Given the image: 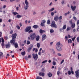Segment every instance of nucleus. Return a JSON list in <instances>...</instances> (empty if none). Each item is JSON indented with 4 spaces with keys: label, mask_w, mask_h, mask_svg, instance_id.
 <instances>
[{
    "label": "nucleus",
    "mask_w": 79,
    "mask_h": 79,
    "mask_svg": "<svg viewBox=\"0 0 79 79\" xmlns=\"http://www.w3.org/2000/svg\"><path fill=\"white\" fill-rule=\"evenodd\" d=\"M17 36V34L16 33H15L14 34L12 35V40L10 41V43L11 45H15V48H18V45L17 43H16V40L15 39L16 38Z\"/></svg>",
    "instance_id": "obj_1"
},
{
    "label": "nucleus",
    "mask_w": 79,
    "mask_h": 79,
    "mask_svg": "<svg viewBox=\"0 0 79 79\" xmlns=\"http://www.w3.org/2000/svg\"><path fill=\"white\" fill-rule=\"evenodd\" d=\"M51 26L52 27H55V28H57V26L55 24V21L54 20L52 21Z\"/></svg>",
    "instance_id": "obj_2"
},
{
    "label": "nucleus",
    "mask_w": 79,
    "mask_h": 79,
    "mask_svg": "<svg viewBox=\"0 0 79 79\" xmlns=\"http://www.w3.org/2000/svg\"><path fill=\"white\" fill-rule=\"evenodd\" d=\"M32 56H33V58L35 59V60H37V59H38V57H39V56L36 53L35 54L34 53L32 54Z\"/></svg>",
    "instance_id": "obj_3"
},
{
    "label": "nucleus",
    "mask_w": 79,
    "mask_h": 79,
    "mask_svg": "<svg viewBox=\"0 0 79 79\" xmlns=\"http://www.w3.org/2000/svg\"><path fill=\"white\" fill-rule=\"evenodd\" d=\"M25 3L26 5V6L24 7V8L25 10H26L29 7V5H29V3H28V2H27V0H26L25 1Z\"/></svg>",
    "instance_id": "obj_4"
},
{
    "label": "nucleus",
    "mask_w": 79,
    "mask_h": 79,
    "mask_svg": "<svg viewBox=\"0 0 79 79\" xmlns=\"http://www.w3.org/2000/svg\"><path fill=\"white\" fill-rule=\"evenodd\" d=\"M75 76L77 78H78L79 77V70L77 69L75 71Z\"/></svg>",
    "instance_id": "obj_5"
},
{
    "label": "nucleus",
    "mask_w": 79,
    "mask_h": 79,
    "mask_svg": "<svg viewBox=\"0 0 79 79\" xmlns=\"http://www.w3.org/2000/svg\"><path fill=\"white\" fill-rule=\"evenodd\" d=\"M30 36L31 37V39L32 40H34V39L35 38V37H36L35 33H33L31 35H30Z\"/></svg>",
    "instance_id": "obj_6"
},
{
    "label": "nucleus",
    "mask_w": 79,
    "mask_h": 79,
    "mask_svg": "<svg viewBox=\"0 0 79 79\" xmlns=\"http://www.w3.org/2000/svg\"><path fill=\"white\" fill-rule=\"evenodd\" d=\"M31 29V27H27L26 28L25 30V31L26 32H29V30Z\"/></svg>",
    "instance_id": "obj_7"
},
{
    "label": "nucleus",
    "mask_w": 79,
    "mask_h": 79,
    "mask_svg": "<svg viewBox=\"0 0 79 79\" xmlns=\"http://www.w3.org/2000/svg\"><path fill=\"white\" fill-rule=\"evenodd\" d=\"M46 38H47L46 35H45V34H43L42 35V41H44V40H45V39H46Z\"/></svg>",
    "instance_id": "obj_8"
},
{
    "label": "nucleus",
    "mask_w": 79,
    "mask_h": 79,
    "mask_svg": "<svg viewBox=\"0 0 79 79\" xmlns=\"http://www.w3.org/2000/svg\"><path fill=\"white\" fill-rule=\"evenodd\" d=\"M5 47L6 48H10V47H11V44H10V43L8 42L7 44H6L5 45Z\"/></svg>",
    "instance_id": "obj_9"
},
{
    "label": "nucleus",
    "mask_w": 79,
    "mask_h": 79,
    "mask_svg": "<svg viewBox=\"0 0 79 79\" xmlns=\"http://www.w3.org/2000/svg\"><path fill=\"white\" fill-rule=\"evenodd\" d=\"M71 7L72 10H73V11H75V9L76 8V6H71Z\"/></svg>",
    "instance_id": "obj_10"
},
{
    "label": "nucleus",
    "mask_w": 79,
    "mask_h": 79,
    "mask_svg": "<svg viewBox=\"0 0 79 79\" xmlns=\"http://www.w3.org/2000/svg\"><path fill=\"white\" fill-rule=\"evenodd\" d=\"M56 49L58 51H61L62 49H61V48L60 46H58L56 47Z\"/></svg>",
    "instance_id": "obj_11"
},
{
    "label": "nucleus",
    "mask_w": 79,
    "mask_h": 79,
    "mask_svg": "<svg viewBox=\"0 0 79 79\" xmlns=\"http://www.w3.org/2000/svg\"><path fill=\"white\" fill-rule=\"evenodd\" d=\"M58 19H59V17L58 16H56L54 18V21H57Z\"/></svg>",
    "instance_id": "obj_12"
},
{
    "label": "nucleus",
    "mask_w": 79,
    "mask_h": 79,
    "mask_svg": "<svg viewBox=\"0 0 79 79\" xmlns=\"http://www.w3.org/2000/svg\"><path fill=\"white\" fill-rule=\"evenodd\" d=\"M40 76H42L43 77H44L45 76V73H44L40 72L39 73Z\"/></svg>",
    "instance_id": "obj_13"
},
{
    "label": "nucleus",
    "mask_w": 79,
    "mask_h": 79,
    "mask_svg": "<svg viewBox=\"0 0 79 79\" xmlns=\"http://www.w3.org/2000/svg\"><path fill=\"white\" fill-rule=\"evenodd\" d=\"M57 11L56 10H55V11H54L53 12H52L51 13V15L52 16H53L54 15V13H56Z\"/></svg>",
    "instance_id": "obj_14"
},
{
    "label": "nucleus",
    "mask_w": 79,
    "mask_h": 79,
    "mask_svg": "<svg viewBox=\"0 0 79 79\" xmlns=\"http://www.w3.org/2000/svg\"><path fill=\"white\" fill-rule=\"evenodd\" d=\"M48 77H51L52 76V74L50 72L48 73Z\"/></svg>",
    "instance_id": "obj_15"
},
{
    "label": "nucleus",
    "mask_w": 79,
    "mask_h": 79,
    "mask_svg": "<svg viewBox=\"0 0 79 79\" xmlns=\"http://www.w3.org/2000/svg\"><path fill=\"white\" fill-rule=\"evenodd\" d=\"M38 27L39 26L37 25H35L33 26V27L34 29H37Z\"/></svg>",
    "instance_id": "obj_16"
},
{
    "label": "nucleus",
    "mask_w": 79,
    "mask_h": 79,
    "mask_svg": "<svg viewBox=\"0 0 79 79\" xmlns=\"http://www.w3.org/2000/svg\"><path fill=\"white\" fill-rule=\"evenodd\" d=\"M35 37L36 41H38L39 40V36H36Z\"/></svg>",
    "instance_id": "obj_17"
},
{
    "label": "nucleus",
    "mask_w": 79,
    "mask_h": 79,
    "mask_svg": "<svg viewBox=\"0 0 79 79\" xmlns=\"http://www.w3.org/2000/svg\"><path fill=\"white\" fill-rule=\"evenodd\" d=\"M40 33L41 34L42 33H43V32H45V31L44 30H43L42 29H40Z\"/></svg>",
    "instance_id": "obj_18"
},
{
    "label": "nucleus",
    "mask_w": 79,
    "mask_h": 79,
    "mask_svg": "<svg viewBox=\"0 0 79 79\" xmlns=\"http://www.w3.org/2000/svg\"><path fill=\"white\" fill-rule=\"evenodd\" d=\"M68 42L69 44V43L71 44V43H72V40L71 39H69L68 40Z\"/></svg>",
    "instance_id": "obj_19"
},
{
    "label": "nucleus",
    "mask_w": 79,
    "mask_h": 79,
    "mask_svg": "<svg viewBox=\"0 0 79 79\" xmlns=\"http://www.w3.org/2000/svg\"><path fill=\"white\" fill-rule=\"evenodd\" d=\"M40 43H38L37 44V48H40Z\"/></svg>",
    "instance_id": "obj_20"
},
{
    "label": "nucleus",
    "mask_w": 79,
    "mask_h": 79,
    "mask_svg": "<svg viewBox=\"0 0 79 79\" xmlns=\"http://www.w3.org/2000/svg\"><path fill=\"white\" fill-rule=\"evenodd\" d=\"M66 25H64L63 27V30H64V29H66Z\"/></svg>",
    "instance_id": "obj_21"
},
{
    "label": "nucleus",
    "mask_w": 79,
    "mask_h": 79,
    "mask_svg": "<svg viewBox=\"0 0 79 79\" xmlns=\"http://www.w3.org/2000/svg\"><path fill=\"white\" fill-rule=\"evenodd\" d=\"M4 45H5V43H2L1 44V46L3 48H4Z\"/></svg>",
    "instance_id": "obj_22"
},
{
    "label": "nucleus",
    "mask_w": 79,
    "mask_h": 79,
    "mask_svg": "<svg viewBox=\"0 0 79 79\" xmlns=\"http://www.w3.org/2000/svg\"><path fill=\"white\" fill-rule=\"evenodd\" d=\"M41 26H42V27H43V26H44L45 27V24L44 23H43L42 22L40 24Z\"/></svg>",
    "instance_id": "obj_23"
},
{
    "label": "nucleus",
    "mask_w": 79,
    "mask_h": 79,
    "mask_svg": "<svg viewBox=\"0 0 79 79\" xmlns=\"http://www.w3.org/2000/svg\"><path fill=\"white\" fill-rule=\"evenodd\" d=\"M71 25V27L72 28H74L75 27V23H73Z\"/></svg>",
    "instance_id": "obj_24"
},
{
    "label": "nucleus",
    "mask_w": 79,
    "mask_h": 79,
    "mask_svg": "<svg viewBox=\"0 0 79 79\" xmlns=\"http://www.w3.org/2000/svg\"><path fill=\"white\" fill-rule=\"evenodd\" d=\"M54 10H55V8H52L51 9V10H48V11H49V12H50L51 11H53Z\"/></svg>",
    "instance_id": "obj_25"
},
{
    "label": "nucleus",
    "mask_w": 79,
    "mask_h": 79,
    "mask_svg": "<svg viewBox=\"0 0 79 79\" xmlns=\"http://www.w3.org/2000/svg\"><path fill=\"white\" fill-rule=\"evenodd\" d=\"M13 15H18V13H17L16 12H13L12 13Z\"/></svg>",
    "instance_id": "obj_26"
},
{
    "label": "nucleus",
    "mask_w": 79,
    "mask_h": 79,
    "mask_svg": "<svg viewBox=\"0 0 79 79\" xmlns=\"http://www.w3.org/2000/svg\"><path fill=\"white\" fill-rule=\"evenodd\" d=\"M21 54L23 55V56L25 55V51L22 52Z\"/></svg>",
    "instance_id": "obj_27"
},
{
    "label": "nucleus",
    "mask_w": 79,
    "mask_h": 79,
    "mask_svg": "<svg viewBox=\"0 0 79 79\" xmlns=\"http://www.w3.org/2000/svg\"><path fill=\"white\" fill-rule=\"evenodd\" d=\"M50 32L51 33H53V32H54V30L53 29H51L50 30Z\"/></svg>",
    "instance_id": "obj_28"
},
{
    "label": "nucleus",
    "mask_w": 79,
    "mask_h": 79,
    "mask_svg": "<svg viewBox=\"0 0 79 79\" xmlns=\"http://www.w3.org/2000/svg\"><path fill=\"white\" fill-rule=\"evenodd\" d=\"M4 39L5 40H8V36H6L4 37Z\"/></svg>",
    "instance_id": "obj_29"
},
{
    "label": "nucleus",
    "mask_w": 79,
    "mask_h": 79,
    "mask_svg": "<svg viewBox=\"0 0 79 79\" xmlns=\"http://www.w3.org/2000/svg\"><path fill=\"white\" fill-rule=\"evenodd\" d=\"M56 45H57V46H59V45H60V42L59 41L57 43Z\"/></svg>",
    "instance_id": "obj_30"
},
{
    "label": "nucleus",
    "mask_w": 79,
    "mask_h": 79,
    "mask_svg": "<svg viewBox=\"0 0 79 79\" xmlns=\"http://www.w3.org/2000/svg\"><path fill=\"white\" fill-rule=\"evenodd\" d=\"M31 42L29 40H28L27 42V45H29L30 44Z\"/></svg>",
    "instance_id": "obj_31"
},
{
    "label": "nucleus",
    "mask_w": 79,
    "mask_h": 79,
    "mask_svg": "<svg viewBox=\"0 0 79 79\" xmlns=\"http://www.w3.org/2000/svg\"><path fill=\"white\" fill-rule=\"evenodd\" d=\"M1 39H2V43H4L5 42V40H4V39H3V37H2L1 38Z\"/></svg>",
    "instance_id": "obj_32"
},
{
    "label": "nucleus",
    "mask_w": 79,
    "mask_h": 79,
    "mask_svg": "<svg viewBox=\"0 0 79 79\" xmlns=\"http://www.w3.org/2000/svg\"><path fill=\"white\" fill-rule=\"evenodd\" d=\"M63 19V17L62 16H60L59 18V20H61Z\"/></svg>",
    "instance_id": "obj_33"
},
{
    "label": "nucleus",
    "mask_w": 79,
    "mask_h": 79,
    "mask_svg": "<svg viewBox=\"0 0 79 79\" xmlns=\"http://www.w3.org/2000/svg\"><path fill=\"white\" fill-rule=\"evenodd\" d=\"M68 74H69V75H71V72L70 71H69L68 72Z\"/></svg>",
    "instance_id": "obj_34"
},
{
    "label": "nucleus",
    "mask_w": 79,
    "mask_h": 79,
    "mask_svg": "<svg viewBox=\"0 0 79 79\" xmlns=\"http://www.w3.org/2000/svg\"><path fill=\"white\" fill-rule=\"evenodd\" d=\"M57 74L58 76H59L60 75V71H58L57 73Z\"/></svg>",
    "instance_id": "obj_35"
},
{
    "label": "nucleus",
    "mask_w": 79,
    "mask_h": 79,
    "mask_svg": "<svg viewBox=\"0 0 79 79\" xmlns=\"http://www.w3.org/2000/svg\"><path fill=\"white\" fill-rule=\"evenodd\" d=\"M52 64L54 66H55V65H56V62L54 61H53L52 62Z\"/></svg>",
    "instance_id": "obj_36"
},
{
    "label": "nucleus",
    "mask_w": 79,
    "mask_h": 79,
    "mask_svg": "<svg viewBox=\"0 0 79 79\" xmlns=\"http://www.w3.org/2000/svg\"><path fill=\"white\" fill-rule=\"evenodd\" d=\"M47 24H50V20H48L47 21Z\"/></svg>",
    "instance_id": "obj_37"
},
{
    "label": "nucleus",
    "mask_w": 79,
    "mask_h": 79,
    "mask_svg": "<svg viewBox=\"0 0 79 79\" xmlns=\"http://www.w3.org/2000/svg\"><path fill=\"white\" fill-rule=\"evenodd\" d=\"M17 17L18 18H21V16L19 15H17Z\"/></svg>",
    "instance_id": "obj_38"
},
{
    "label": "nucleus",
    "mask_w": 79,
    "mask_h": 79,
    "mask_svg": "<svg viewBox=\"0 0 79 79\" xmlns=\"http://www.w3.org/2000/svg\"><path fill=\"white\" fill-rule=\"evenodd\" d=\"M34 31H32V30H30L29 31L28 33H31V32L32 33Z\"/></svg>",
    "instance_id": "obj_39"
},
{
    "label": "nucleus",
    "mask_w": 79,
    "mask_h": 79,
    "mask_svg": "<svg viewBox=\"0 0 79 79\" xmlns=\"http://www.w3.org/2000/svg\"><path fill=\"white\" fill-rule=\"evenodd\" d=\"M32 46H31V47H29V49L31 50H32V47H33V45H31Z\"/></svg>",
    "instance_id": "obj_40"
},
{
    "label": "nucleus",
    "mask_w": 79,
    "mask_h": 79,
    "mask_svg": "<svg viewBox=\"0 0 79 79\" xmlns=\"http://www.w3.org/2000/svg\"><path fill=\"white\" fill-rule=\"evenodd\" d=\"M32 46H31V47H29V49L31 50H32V47H33V45H31Z\"/></svg>",
    "instance_id": "obj_41"
},
{
    "label": "nucleus",
    "mask_w": 79,
    "mask_h": 79,
    "mask_svg": "<svg viewBox=\"0 0 79 79\" xmlns=\"http://www.w3.org/2000/svg\"><path fill=\"white\" fill-rule=\"evenodd\" d=\"M73 19H74L75 21H77V18L75 16H73Z\"/></svg>",
    "instance_id": "obj_42"
},
{
    "label": "nucleus",
    "mask_w": 79,
    "mask_h": 79,
    "mask_svg": "<svg viewBox=\"0 0 79 79\" xmlns=\"http://www.w3.org/2000/svg\"><path fill=\"white\" fill-rule=\"evenodd\" d=\"M70 24H73V22H72V20H70L69 21Z\"/></svg>",
    "instance_id": "obj_43"
},
{
    "label": "nucleus",
    "mask_w": 79,
    "mask_h": 79,
    "mask_svg": "<svg viewBox=\"0 0 79 79\" xmlns=\"http://www.w3.org/2000/svg\"><path fill=\"white\" fill-rule=\"evenodd\" d=\"M3 55V52H0V57H1V56H2Z\"/></svg>",
    "instance_id": "obj_44"
},
{
    "label": "nucleus",
    "mask_w": 79,
    "mask_h": 79,
    "mask_svg": "<svg viewBox=\"0 0 79 79\" xmlns=\"http://www.w3.org/2000/svg\"><path fill=\"white\" fill-rule=\"evenodd\" d=\"M16 27H17L18 29H20V27L19 26L17 25L16 26Z\"/></svg>",
    "instance_id": "obj_45"
},
{
    "label": "nucleus",
    "mask_w": 79,
    "mask_h": 79,
    "mask_svg": "<svg viewBox=\"0 0 79 79\" xmlns=\"http://www.w3.org/2000/svg\"><path fill=\"white\" fill-rule=\"evenodd\" d=\"M46 62H47V60H45L43 61L42 62V63L43 64V63H46Z\"/></svg>",
    "instance_id": "obj_46"
},
{
    "label": "nucleus",
    "mask_w": 79,
    "mask_h": 79,
    "mask_svg": "<svg viewBox=\"0 0 79 79\" xmlns=\"http://www.w3.org/2000/svg\"><path fill=\"white\" fill-rule=\"evenodd\" d=\"M70 30V28L69 27H67L66 31H69Z\"/></svg>",
    "instance_id": "obj_47"
},
{
    "label": "nucleus",
    "mask_w": 79,
    "mask_h": 79,
    "mask_svg": "<svg viewBox=\"0 0 79 79\" xmlns=\"http://www.w3.org/2000/svg\"><path fill=\"white\" fill-rule=\"evenodd\" d=\"M75 39H76V37H74L73 38H72V40L73 41H74V40H75Z\"/></svg>",
    "instance_id": "obj_48"
},
{
    "label": "nucleus",
    "mask_w": 79,
    "mask_h": 79,
    "mask_svg": "<svg viewBox=\"0 0 79 79\" xmlns=\"http://www.w3.org/2000/svg\"><path fill=\"white\" fill-rule=\"evenodd\" d=\"M68 37H69V38H71V39L72 38V37H73L72 36H70V35H68Z\"/></svg>",
    "instance_id": "obj_49"
},
{
    "label": "nucleus",
    "mask_w": 79,
    "mask_h": 79,
    "mask_svg": "<svg viewBox=\"0 0 79 79\" xmlns=\"http://www.w3.org/2000/svg\"><path fill=\"white\" fill-rule=\"evenodd\" d=\"M45 69H44V68H43L42 69V72H45Z\"/></svg>",
    "instance_id": "obj_50"
},
{
    "label": "nucleus",
    "mask_w": 79,
    "mask_h": 79,
    "mask_svg": "<svg viewBox=\"0 0 79 79\" xmlns=\"http://www.w3.org/2000/svg\"><path fill=\"white\" fill-rule=\"evenodd\" d=\"M25 60H28V57H25Z\"/></svg>",
    "instance_id": "obj_51"
},
{
    "label": "nucleus",
    "mask_w": 79,
    "mask_h": 79,
    "mask_svg": "<svg viewBox=\"0 0 79 79\" xmlns=\"http://www.w3.org/2000/svg\"><path fill=\"white\" fill-rule=\"evenodd\" d=\"M28 58H31V55H29L28 56Z\"/></svg>",
    "instance_id": "obj_52"
},
{
    "label": "nucleus",
    "mask_w": 79,
    "mask_h": 79,
    "mask_svg": "<svg viewBox=\"0 0 79 79\" xmlns=\"http://www.w3.org/2000/svg\"><path fill=\"white\" fill-rule=\"evenodd\" d=\"M79 20H78L77 21V25H79Z\"/></svg>",
    "instance_id": "obj_53"
},
{
    "label": "nucleus",
    "mask_w": 79,
    "mask_h": 79,
    "mask_svg": "<svg viewBox=\"0 0 79 79\" xmlns=\"http://www.w3.org/2000/svg\"><path fill=\"white\" fill-rule=\"evenodd\" d=\"M2 10V7H1L0 8V12H1V13H2V12H3Z\"/></svg>",
    "instance_id": "obj_54"
},
{
    "label": "nucleus",
    "mask_w": 79,
    "mask_h": 79,
    "mask_svg": "<svg viewBox=\"0 0 79 79\" xmlns=\"http://www.w3.org/2000/svg\"><path fill=\"white\" fill-rule=\"evenodd\" d=\"M43 22H42V23L44 24V23H46V21H45V20H43Z\"/></svg>",
    "instance_id": "obj_55"
},
{
    "label": "nucleus",
    "mask_w": 79,
    "mask_h": 79,
    "mask_svg": "<svg viewBox=\"0 0 79 79\" xmlns=\"http://www.w3.org/2000/svg\"><path fill=\"white\" fill-rule=\"evenodd\" d=\"M57 55L58 56H61V54L60 53H57Z\"/></svg>",
    "instance_id": "obj_56"
},
{
    "label": "nucleus",
    "mask_w": 79,
    "mask_h": 79,
    "mask_svg": "<svg viewBox=\"0 0 79 79\" xmlns=\"http://www.w3.org/2000/svg\"><path fill=\"white\" fill-rule=\"evenodd\" d=\"M61 69V68L60 67H58V70H59V71H60V69Z\"/></svg>",
    "instance_id": "obj_57"
},
{
    "label": "nucleus",
    "mask_w": 79,
    "mask_h": 79,
    "mask_svg": "<svg viewBox=\"0 0 79 79\" xmlns=\"http://www.w3.org/2000/svg\"><path fill=\"white\" fill-rule=\"evenodd\" d=\"M64 62V60H63L60 63V64H62V63H63Z\"/></svg>",
    "instance_id": "obj_58"
},
{
    "label": "nucleus",
    "mask_w": 79,
    "mask_h": 79,
    "mask_svg": "<svg viewBox=\"0 0 79 79\" xmlns=\"http://www.w3.org/2000/svg\"><path fill=\"white\" fill-rule=\"evenodd\" d=\"M13 31L11 30V31H10V34H13Z\"/></svg>",
    "instance_id": "obj_59"
},
{
    "label": "nucleus",
    "mask_w": 79,
    "mask_h": 79,
    "mask_svg": "<svg viewBox=\"0 0 79 79\" xmlns=\"http://www.w3.org/2000/svg\"><path fill=\"white\" fill-rule=\"evenodd\" d=\"M45 50H42V53H45Z\"/></svg>",
    "instance_id": "obj_60"
},
{
    "label": "nucleus",
    "mask_w": 79,
    "mask_h": 79,
    "mask_svg": "<svg viewBox=\"0 0 79 79\" xmlns=\"http://www.w3.org/2000/svg\"><path fill=\"white\" fill-rule=\"evenodd\" d=\"M6 8V5H4L3 6V8Z\"/></svg>",
    "instance_id": "obj_61"
},
{
    "label": "nucleus",
    "mask_w": 79,
    "mask_h": 79,
    "mask_svg": "<svg viewBox=\"0 0 79 79\" xmlns=\"http://www.w3.org/2000/svg\"><path fill=\"white\" fill-rule=\"evenodd\" d=\"M65 39H66L67 40H68V37H67V36H66L65 37Z\"/></svg>",
    "instance_id": "obj_62"
},
{
    "label": "nucleus",
    "mask_w": 79,
    "mask_h": 79,
    "mask_svg": "<svg viewBox=\"0 0 79 79\" xmlns=\"http://www.w3.org/2000/svg\"><path fill=\"white\" fill-rule=\"evenodd\" d=\"M77 42H79V37H77Z\"/></svg>",
    "instance_id": "obj_63"
},
{
    "label": "nucleus",
    "mask_w": 79,
    "mask_h": 79,
    "mask_svg": "<svg viewBox=\"0 0 79 79\" xmlns=\"http://www.w3.org/2000/svg\"><path fill=\"white\" fill-rule=\"evenodd\" d=\"M31 51L30 49H29V48H28V52H29Z\"/></svg>",
    "instance_id": "obj_64"
}]
</instances>
